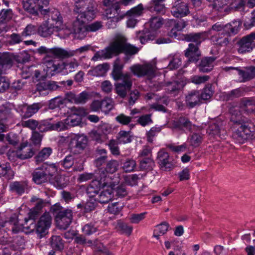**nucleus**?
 Instances as JSON below:
<instances>
[{
    "label": "nucleus",
    "mask_w": 255,
    "mask_h": 255,
    "mask_svg": "<svg viewBox=\"0 0 255 255\" xmlns=\"http://www.w3.org/2000/svg\"><path fill=\"white\" fill-rule=\"evenodd\" d=\"M127 41V38L123 35H116L108 46L96 52L92 60L96 61L99 59H110L114 56L124 53L126 55L125 59L128 61L129 58V56L136 54L139 49L135 46L128 43Z\"/></svg>",
    "instance_id": "nucleus-1"
},
{
    "label": "nucleus",
    "mask_w": 255,
    "mask_h": 255,
    "mask_svg": "<svg viewBox=\"0 0 255 255\" xmlns=\"http://www.w3.org/2000/svg\"><path fill=\"white\" fill-rule=\"evenodd\" d=\"M40 213L31 209L28 214V218H25L24 226L23 227L29 230V232L35 231L40 236L45 234L47 230L50 228L52 222V217L48 212H45L39 219L36 224L34 221L39 217Z\"/></svg>",
    "instance_id": "nucleus-2"
},
{
    "label": "nucleus",
    "mask_w": 255,
    "mask_h": 255,
    "mask_svg": "<svg viewBox=\"0 0 255 255\" xmlns=\"http://www.w3.org/2000/svg\"><path fill=\"white\" fill-rule=\"evenodd\" d=\"M236 124L239 127L233 136L239 143H243L248 139L255 137V125L251 120L241 118Z\"/></svg>",
    "instance_id": "nucleus-3"
},
{
    "label": "nucleus",
    "mask_w": 255,
    "mask_h": 255,
    "mask_svg": "<svg viewBox=\"0 0 255 255\" xmlns=\"http://www.w3.org/2000/svg\"><path fill=\"white\" fill-rule=\"evenodd\" d=\"M50 0H22V6L27 12L37 15L39 11L41 14L48 13V10L44 9L49 4Z\"/></svg>",
    "instance_id": "nucleus-4"
},
{
    "label": "nucleus",
    "mask_w": 255,
    "mask_h": 255,
    "mask_svg": "<svg viewBox=\"0 0 255 255\" xmlns=\"http://www.w3.org/2000/svg\"><path fill=\"white\" fill-rule=\"evenodd\" d=\"M42 64L46 76H52L61 72V63H56L51 56H45L42 59Z\"/></svg>",
    "instance_id": "nucleus-5"
},
{
    "label": "nucleus",
    "mask_w": 255,
    "mask_h": 255,
    "mask_svg": "<svg viewBox=\"0 0 255 255\" xmlns=\"http://www.w3.org/2000/svg\"><path fill=\"white\" fill-rule=\"evenodd\" d=\"M73 219L72 211L66 209L58 212L55 216V222L57 226L61 229H66L72 222Z\"/></svg>",
    "instance_id": "nucleus-6"
},
{
    "label": "nucleus",
    "mask_w": 255,
    "mask_h": 255,
    "mask_svg": "<svg viewBox=\"0 0 255 255\" xmlns=\"http://www.w3.org/2000/svg\"><path fill=\"white\" fill-rule=\"evenodd\" d=\"M239 47L238 51L240 53H245L253 50L255 47V32L243 37L237 42Z\"/></svg>",
    "instance_id": "nucleus-7"
},
{
    "label": "nucleus",
    "mask_w": 255,
    "mask_h": 255,
    "mask_svg": "<svg viewBox=\"0 0 255 255\" xmlns=\"http://www.w3.org/2000/svg\"><path fill=\"white\" fill-rule=\"evenodd\" d=\"M130 70L134 75L138 77L147 76L152 77L154 75L155 67L151 64H145L143 65H134L131 66Z\"/></svg>",
    "instance_id": "nucleus-8"
},
{
    "label": "nucleus",
    "mask_w": 255,
    "mask_h": 255,
    "mask_svg": "<svg viewBox=\"0 0 255 255\" xmlns=\"http://www.w3.org/2000/svg\"><path fill=\"white\" fill-rule=\"evenodd\" d=\"M119 80H121V82L116 84L115 90L118 96L124 98L126 97L127 92L131 89L132 87L131 77V76H123V78Z\"/></svg>",
    "instance_id": "nucleus-9"
},
{
    "label": "nucleus",
    "mask_w": 255,
    "mask_h": 255,
    "mask_svg": "<svg viewBox=\"0 0 255 255\" xmlns=\"http://www.w3.org/2000/svg\"><path fill=\"white\" fill-rule=\"evenodd\" d=\"M4 227H6L8 230L11 231L13 234H17L22 231V225L18 223L15 215L11 216L6 221H4L2 217H0V229Z\"/></svg>",
    "instance_id": "nucleus-10"
},
{
    "label": "nucleus",
    "mask_w": 255,
    "mask_h": 255,
    "mask_svg": "<svg viewBox=\"0 0 255 255\" xmlns=\"http://www.w3.org/2000/svg\"><path fill=\"white\" fill-rule=\"evenodd\" d=\"M171 9L172 15L175 17H182L189 13L188 4L182 0H174Z\"/></svg>",
    "instance_id": "nucleus-11"
},
{
    "label": "nucleus",
    "mask_w": 255,
    "mask_h": 255,
    "mask_svg": "<svg viewBox=\"0 0 255 255\" xmlns=\"http://www.w3.org/2000/svg\"><path fill=\"white\" fill-rule=\"evenodd\" d=\"M83 161L79 157H76L74 154L67 155L64 159L61 161V165L66 169H69L74 166V169L76 170L81 171L83 169Z\"/></svg>",
    "instance_id": "nucleus-12"
},
{
    "label": "nucleus",
    "mask_w": 255,
    "mask_h": 255,
    "mask_svg": "<svg viewBox=\"0 0 255 255\" xmlns=\"http://www.w3.org/2000/svg\"><path fill=\"white\" fill-rule=\"evenodd\" d=\"M157 160L160 169L162 170L170 171L173 167V164L170 160L168 153L164 149L158 151Z\"/></svg>",
    "instance_id": "nucleus-13"
},
{
    "label": "nucleus",
    "mask_w": 255,
    "mask_h": 255,
    "mask_svg": "<svg viewBox=\"0 0 255 255\" xmlns=\"http://www.w3.org/2000/svg\"><path fill=\"white\" fill-rule=\"evenodd\" d=\"M84 22L80 21V17H77L73 24V34L74 37L79 39L85 38L89 31Z\"/></svg>",
    "instance_id": "nucleus-14"
},
{
    "label": "nucleus",
    "mask_w": 255,
    "mask_h": 255,
    "mask_svg": "<svg viewBox=\"0 0 255 255\" xmlns=\"http://www.w3.org/2000/svg\"><path fill=\"white\" fill-rule=\"evenodd\" d=\"M38 52L40 54H46L45 56H52L54 57L63 59V56L67 55L68 53L61 48L55 47L52 48H47L44 46H41L37 49Z\"/></svg>",
    "instance_id": "nucleus-15"
},
{
    "label": "nucleus",
    "mask_w": 255,
    "mask_h": 255,
    "mask_svg": "<svg viewBox=\"0 0 255 255\" xmlns=\"http://www.w3.org/2000/svg\"><path fill=\"white\" fill-rule=\"evenodd\" d=\"M240 110L247 115L255 114V100L253 98H244L239 103Z\"/></svg>",
    "instance_id": "nucleus-16"
},
{
    "label": "nucleus",
    "mask_w": 255,
    "mask_h": 255,
    "mask_svg": "<svg viewBox=\"0 0 255 255\" xmlns=\"http://www.w3.org/2000/svg\"><path fill=\"white\" fill-rule=\"evenodd\" d=\"M42 105L41 103H34L30 105H23L21 107L22 119H25L32 117L41 108Z\"/></svg>",
    "instance_id": "nucleus-17"
},
{
    "label": "nucleus",
    "mask_w": 255,
    "mask_h": 255,
    "mask_svg": "<svg viewBox=\"0 0 255 255\" xmlns=\"http://www.w3.org/2000/svg\"><path fill=\"white\" fill-rule=\"evenodd\" d=\"M60 30L59 25H53L49 24L47 21L41 24L38 28V33L41 36L46 37L53 33L54 32H58Z\"/></svg>",
    "instance_id": "nucleus-18"
},
{
    "label": "nucleus",
    "mask_w": 255,
    "mask_h": 255,
    "mask_svg": "<svg viewBox=\"0 0 255 255\" xmlns=\"http://www.w3.org/2000/svg\"><path fill=\"white\" fill-rule=\"evenodd\" d=\"M201 102L200 92L198 90L189 92L186 96V104L190 108L200 105Z\"/></svg>",
    "instance_id": "nucleus-19"
},
{
    "label": "nucleus",
    "mask_w": 255,
    "mask_h": 255,
    "mask_svg": "<svg viewBox=\"0 0 255 255\" xmlns=\"http://www.w3.org/2000/svg\"><path fill=\"white\" fill-rule=\"evenodd\" d=\"M185 56L188 58L190 62L197 61L201 56L199 46L194 45L193 43H190L188 48L185 51Z\"/></svg>",
    "instance_id": "nucleus-20"
},
{
    "label": "nucleus",
    "mask_w": 255,
    "mask_h": 255,
    "mask_svg": "<svg viewBox=\"0 0 255 255\" xmlns=\"http://www.w3.org/2000/svg\"><path fill=\"white\" fill-rule=\"evenodd\" d=\"M34 154V152L28 142L26 141L21 144L16 152V156L21 159L30 158Z\"/></svg>",
    "instance_id": "nucleus-21"
},
{
    "label": "nucleus",
    "mask_w": 255,
    "mask_h": 255,
    "mask_svg": "<svg viewBox=\"0 0 255 255\" xmlns=\"http://www.w3.org/2000/svg\"><path fill=\"white\" fill-rule=\"evenodd\" d=\"M72 140L75 142L74 153H80L87 145L88 139L84 135H75L72 137Z\"/></svg>",
    "instance_id": "nucleus-22"
},
{
    "label": "nucleus",
    "mask_w": 255,
    "mask_h": 255,
    "mask_svg": "<svg viewBox=\"0 0 255 255\" xmlns=\"http://www.w3.org/2000/svg\"><path fill=\"white\" fill-rule=\"evenodd\" d=\"M102 179V178L101 179L100 181L98 180H93L88 186L86 191L89 197H95L99 193L101 187L106 184V183L105 181L102 183L101 181ZM104 181H105V180Z\"/></svg>",
    "instance_id": "nucleus-23"
},
{
    "label": "nucleus",
    "mask_w": 255,
    "mask_h": 255,
    "mask_svg": "<svg viewBox=\"0 0 255 255\" xmlns=\"http://www.w3.org/2000/svg\"><path fill=\"white\" fill-rule=\"evenodd\" d=\"M96 14V8L93 4L92 5L89 4L86 7V10L79 13L77 17H80V21L86 23L87 21H91L95 17Z\"/></svg>",
    "instance_id": "nucleus-24"
},
{
    "label": "nucleus",
    "mask_w": 255,
    "mask_h": 255,
    "mask_svg": "<svg viewBox=\"0 0 255 255\" xmlns=\"http://www.w3.org/2000/svg\"><path fill=\"white\" fill-rule=\"evenodd\" d=\"M236 69L238 71V74L242 78V82L248 81L255 78V66L246 67L244 70Z\"/></svg>",
    "instance_id": "nucleus-25"
},
{
    "label": "nucleus",
    "mask_w": 255,
    "mask_h": 255,
    "mask_svg": "<svg viewBox=\"0 0 255 255\" xmlns=\"http://www.w3.org/2000/svg\"><path fill=\"white\" fill-rule=\"evenodd\" d=\"M194 126L188 118L184 117H180L177 121H174L173 123V128L178 129H182L185 128L191 131Z\"/></svg>",
    "instance_id": "nucleus-26"
},
{
    "label": "nucleus",
    "mask_w": 255,
    "mask_h": 255,
    "mask_svg": "<svg viewBox=\"0 0 255 255\" xmlns=\"http://www.w3.org/2000/svg\"><path fill=\"white\" fill-rule=\"evenodd\" d=\"M215 60V58L213 57H207L202 59L199 65V71L203 73L211 71L213 68Z\"/></svg>",
    "instance_id": "nucleus-27"
},
{
    "label": "nucleus",
    "mask_w": 255,
    "mask_h": 255,
    "mask_svg": "<svg viewBox=\"0 0 255 255\" xmlns=\"http://www.w3.org/2000/svg\"><path fill=\"white\" fill-rule=\"evenodd\" d=\"M105 15L107 18L116 19H122L124 17L120 14L119 4L117 2L114 3L112 6L106 10Z\"/></svg>",
    "instance_id": "nucleus-28"
},
{
    "label": "nucleus",
    "mask_w": 255,
    "mask_h": 255,
    "mask_svg": "<svg viewBox=\"0 0 255 255\" xmlns=\"http://www.w3.org/2000/svg\"><path fill=\"white\" fill-rule=\"evenodd\" d=\"M124 67V64L121 62L119 58H117L114 62V67L112 71V75L115 80H118L120 78L126 76H130L129 74H123L122 70Z\"/></svg>",
    "instance_id": "nucleus-29"
},
{
    "label": "nucleus",
    "mask_w": 255,
    "mask_h": 255,
    "mask_svg": "<svg viewBox=\"0 0 255 255\" xmlns=\"http://www.w3.org/2000/svg\"><path fill=\"white\" fill-rule=\"evenodd\" d=\"M184 39L188 42H195L194 45L199 46L201 43L205 39V34L204 32L191 33L184 35Z\"/></svg>",
    "instance_id": "nucleus-30"
},
{
    "label": "nucleus",
    "mask_w": 255,
    "mask_h": 255,
    "mask_svg": "<svg viewBox=\"0 0 255 255\" xmlns=\"http://www.w3.org/2000/svg\"><path fill=\"white\" fill-rule=\"evenodd\" d=\"M27 188V183L26 181H14L9 184L10 191L18 195H21L24 193Z\"/></svg>",
    "instance_id": "nucleus-31"
},
{
    "label": "nucleus",
    "mask_w": 255,
    "mask_h": 255,
    "mask_svg": "<svg viewBox=\"0 0 255 255\" xmlns=\"http://www.w3.org/2000/svg\"><path fill=\"white\" fill-rule=\"evenodd\" d=\"M32 180L37 184H40L46 182L48 178L46 176V173L44 172L43 168H41V167L36 168L32 173Z\"/></svg>",
    "instance_id": "nucleus-32"
},
{
    "label": "nucleus",
    "mask_w": 255,
    "mask_h": 255,
    "mask_svg": "<svg viewBox=\"0 0 255 255\" xmlns=\"http://www.w3.org/2000/svg\"><path fill=\"white\" fill-rule=\"evenodd\" d=\"M113 190L108 187L103 190L98 195L96 200L102 204H106L110 201L113 198Z\"/></svg>",
    "instance_id": "nucleus-33"
},
{
    "label": "nucleus",
    "mask_w": 255,
    "mask_h": 255,
    "mask_svg": "<svg viewBox=\"0 0 255 255\" xmlns=\"http://www.w3.org/2000/svg\"><path fill=\"white\" fill-rule=\"evenodd\" d=\"M137 36L142 44H145L149 41H152L156 36V33L154 31H150L148 29H145L139 31Z\"/></svg>",
    "instance_id": "nucleus-34"
},
{
    "label": "nucleus",
    "mask_w": 255,
    "mask_h": 255,
    "mask_svg": "<svg viewBox=\"0 0 255 255\" xmlns=\"http://www.w3.org/2000/svg\"><path fill=\"white\" fill-rule=\"evenodd\" d=\"M203 135L200 133L193 132L187 138V142L193 147H198L202 142Z\"/></svg>",
    "instance_id": "nucleus-35"
},
{
    "label": "nucleus",
    "mask_w": 255,
    "mask_h": 255,
    "mask_svg": "<svg viewBox=\"0 0 255 255\" xmlns=\"http://www.w3.org/2000/svg\"><path fill=\"white\" fill-rule=\"evenodd\" d=\"M48 10L47 14L51 17V20L55 22L56 25H59L60 30L63 28V25L62 24V18L59 11L55 8L49 9H47ZM47 15V14H46Z\"/></svg>",
    "instance_id": "nucleus-36"
},
{
    "label": "nucleus",
    "mask_w": 255,
    "mask_h": 255,
    "mask_svg": "<svg viewBox=\"0 0 255 255\" xmlns=\"http://www.w3.org/2000/svg\"><path fill=\"white\" fill-rule=\"evenodd\" d=\"M52 152V149L50 147L43 148L35 156V162L37 164L47 159Z\"/></svg>",
    "instance_id": "nucleus-37"
},
{
    "label": "nucleus",
    "mask_w": 255,
    "mask_h": 255,
    "mask_svg": "<svg viewBox=\"0 0 255 255\" xmlns=\"http://www.w3.org/2000/svg\"><path fill=\"white\" fill-rule=\"evenodd\" d=\"M148 23L151 30L155 32L163 24L164 19L159 16H153L149 19Z\"/></svg>",
    "instance_id": "nucleus-38"
},
{
    "label": "nucleus",
    "mask_w": 255,
    "mask_h": 255,
    "mask_svg": "<svg viewBox=\"0 0 255 255\" xmlns=\"http://www.w3.org/2000/svg\"><path fill=\"white\" fill-rule=\"evenodd\" d=\"M239 22H233V23H228L223 27V31L222 34L224 35L226 34L227 36L231 34H236L238 31Z\"/></svg>",
    "instance_id": "nucleus-39"
},
{
    "label": "nucleus",
    "mask_w": 255,
    "mask_h": 255,
    "mask_svg": "<svg viewBox=\"0 0 255 255\" xmlns=\"http://www.w3.org/2000/svg\"><path fill=\"white\" fill-rule=\"evenodd\" d=\"M207 132L210 134L217 135L222 138V136L224 137V134L226 133V131L223 128H221L218 124L214 123L209 126L207 129Z\"/></svg>",
    "instance_id": "nucleus-40"
},
{
    "label": "nucleus",
    "mask_w": 255,
    "mask_h": 255,
    "mask_svg": "<svg viewBox=\"0 0 255 255\" xmlns=\"http://www.w3.org/2000/svg\"><path fill=\"white\" fill-rule=\"evenodd\" d=\"M114 101L112 98H105L101 101V111L107 114L114 108Z\"/></svg>",
    "instance_id": "nucleus-41"
},
{
    "label": "nucleus",
    "mask_w": 255,
    "mask_h": 255,
    "mask_svg": "<svg viewBox=\"0 0 255 255\" xmlns=\"http://www.w3.org/2000/svg\"><path fill=\"white\" fill-rule=\"evenodd\" d=\"M50 245L55 250L61 251L64 248L62 240L59 236H52L50 239Z\"/></svg>",
    "instance_id": "nucleus-42"
},
{
    "label": "nucleus",
    "mask_w": 255,
    "mask_h": 255,
    "mask_svg": "<svg viewBox=\"0 0 255 255\" xmlns=\"http://www.w3.org/2000/svg\"><path fill=\"white\" fill-rule=\"evenodd\" d=\"M169 225L166 222L157 225L154 230L153 236L157 239L159 237L164 235L168 231Z\"/></svg>",
    "instance_id": "nucleus-43"
},
{
    "label": "nucleus",
    "mask_w": 255,
    "mask_h": 255,
    "mask_svg": "<svg viewBox=\"0 0 255 255\" xmlns=\"http://www.w3.org/2000/svg\"><path fill=\"white\" fill-rule=\"evenodd\" d=\"M117 139L119 144H126L131 141V137L129 131L121 130L118 134Z\"/></svg>",
    "instance_id": "nucleus-44"
},
{
    "label": "nucleus",
    "mask_w": 255,
    "mask_h": 255,
    "mask_svg": "<svg viewBox=\"0 0 255 255\" xmlns=\"http://www.w3.org/2000/svg\"><path fill=\"white\" fill-rule=\"evenodd\" d=\"M171 22H174V26L171 30L170 35L175 37H176L177 36V31L182 30L187 25V22L182 20H179L177 22L174 20H172Z\"/></svg>",
    "instance_id": "nucleus-45"
},
{
    "label": "nucleus",
    "mask_w": 255,
    "mask_h": 255,
    "mask_svg": "<svg viewBox=\"0 0 255 255\" xmlns=\"http://www.w3.org/2000/svg\"><path fill=\"white\" fill-rule=\"evenodd\" d=\"M214 89L211 84L206 85L200 93L201 100H208L211 99L214 94Z\"/></svg>",
    "instance_id": "nucleus-46"
},
{
    "label": "nucleus",
    "mask_w": 255,
    "mask_h": 255,
    "mask_svg": "<svg viewBox=\"0 0 255 255\" xmlns=\"http://www.w3.org/2000/svg\"><path fill=\"white\" fill-rule=\"evenodd\" d=\"M81 117L77 114H73L65 119L66 124L68 127H75L79 125L81 123Z\"/></svg>",
    "instance_id": "nucleus-47"
},
{
    "label": "nucleus",
    "mask_w": 255,
    "mask_h": 255,
    "mask_svg": "<svg viewBox=\"0 0 255 255\" xmlns=\"http://www.w3.org/2000/svg\"><path fill=\"white\" fill-rule=\"evenodd\" d=\"M75 1L74 12L76 13H82V10L88 4L92 5L93 1L92 0H76Z\"/></svg>",
    "instance_id": "nucleus-48"
},
{
    "label": "nucleus",
    "mask_w": 255,
    "mask_h": 255,
    "mask_svg": "<svg viewBox=\"0 0 255 255\" xmlns=\"http://www.w3.org/2000/svg\"><path fill=\"white\" fill-rule=\"evenodd\" d=\"M65 100L64 97H57L50 101L49 108L51 109H54L66 105Z\"/></svg>",
    "instance_id": "nucleus-49"
},
{
    "label": "nucleus",
    "mask_w": 255,
    "mask_h": 255,
    "mask_svg": "<svg viewBox=\"0 0 255 255\" xmlns=\"http://www.w3.org/2000/svg\"><path fill=\"white\" fill-rule=\"evenodd\" d=\"M154 165V162L151 157L143 158L140 162V168L143 170H150Z\"/></svg>",
    "instance_id": "nucleus-50"
},
{
    "label": "nucleus",
    "mask_w": 255,
    "mask_h": 255,
    "mask_svg": "<svg viewBox=\"0 0 255 255\" xmlns=\"http://www.w3.org/2000/svg\"><path fill=\"white\" fill-rule=\"evenodd\" d=\"M79 66V63L76 59H73L69 62L61 63V72L63 70H68L70 72L75 71Z\"/></svg>",
    "instance_id": "nucleus-51"
},
{
    "label": "nucleus",
    "mask_w": 255,
    "mask_h": 255,
    "mask_svg": "<svg viewBox=\"0 0 255 255\" xmlns=\"http://www.w3.org/2000/svg\"><path fill=\"white\" fill-rule=\"evenodd\" d=\"M136 162L132 159H127L123 163V169L126 172L134 171L136 167Z\"/></svg>",
    "instance_id": "nucleus-52"
},
{
    "label": "nucleus",
    "mask_w": 255,
    "mask_h": 255,
    "mask_svg": "<svg viewBox=\"0 0 255 255\" xmlns=\"http://www.w3.org/2000/svg\"><path fill=\"white\" fill-rule=\"evenodd\" d=\"M117 229L122 234L129 236L132 231V227L123 222H119L117 225Z\"/></svg>",
    "instance_id": "nucleus-53"
},
{
    "label": "nucleus",
    "mask_w": 255,
    "mask_h": 255,
    "mask_svg": "<svg viewBox=\"0 0 255 255\" xmlns=\"http://www.w3.org/2000/svg\"><path fill=\"white\" fill-rule=\"evenodd\" d=\"M90 45H84L83 46L80 47L79 48L76 49L75 50L73 51H67L66 50V52L68 53V54L66 56H63V58H68L70 57L73 56L75 55L76 54H82L83 53H85L88 50H89L90 48Z\"/></svg>",
    "instance_id": "nucleus-54"
},
{
    "label": "nucleus",
    "mask_w": 255,
    "mask_h": 255,
    "mask_svg": "<svg viewBox=\"0 0 255 255\" xmlns=\"http://www.w3.org/2000/svg\"><path fill=\"white\" fill-rule=\"evenodd\" d=\"M43 168L44 172L46 173V176L48 178L49 176H52L56 173L57 168L55 164H43L41 166Z\"/></svg>",
    "instance_id": "nucleus-55"
},
{
    "label": "nucleus",
    "mask_w": 255,
    "mask_h": 255,
    "mask_svg": "<svg viewBox=\"0 0 255 255\" xmlns=\"http://www.w3.org/2000/svg\"><path fill=\"white\" fill-rule=\"evenodd\" d=\"M151 117V114L142 115L138 118L137 123L142 127L149 125L153 123Z\"/></svg>",
    "instance_id": "nucleus-56"
},
{
    "label": "nucleus",
    "mask_w": 255,
    "mask_h": 255,
    "mask_svg": "<svg viewBox=\"0 0 255 255\" xmlns=\"http://www.w3.org/2000/svg\"><path fill=\"white\" fill-rule=\"evenodd\" d=\"M161 129L162 127L155 126L152 127L146 133L147 141L152 142L153 137L156 136L161 131Z\"/></svg>",
    "instance_id": "nucleus-57"
},
{
    "label": "nucleus",
    "mask_w": 255,
    "mask_h": 255,
    "mask_svg": "<svg viewBox=\"0 0 255 255\" xmlns=\"http://www.w3.org/2000/svg\"><path fill=\"white\" fill-rule=\"evenodd\" d=\"M21 125L23 128H30L31 130H35L38 126V121L30 119L27 120H22Z\"/></svg>",
    "instance_id": "nucleus-58"
},
{
    "label": "nucleus",
    "mask_w": 255,
    "mask_h": 255,
    "mask_svg": "<svg viewBox=\"0 0 255 255\" xmlns=\"http://www.w3.org/2000/svg\"><path fill=\"white\" fill-rule=\"evenodd\" d=\"M10 172H12V171L9 166L0 163V177H5L6 179H9L11 178L10 176H13V173L9 175Z\"/></svg>",
    "instance_id": "nucleus-59"
},
{
    "label": "nucleus",
    "mask_w": 255,
    "mask_h": 255,
    "mask_svg": "<svg viewBox=\"0 0 255 255\" xmlns=\"http://www.w3.org/2000/svg\"><path fill=\"white\" fill-rule=\"evenodd\" d=\"M146 214V212L139 214H131L129 217L128 220L131 223L137 224L145 219Z\"/></svg>",
    "instance_id": "nucleus-60"
},
{
    "label": "nucleus",
    "mask_w": 255,
    "mask_h": 255,
    "mask_svg": "<svg viewBox=\"0 0 255 255\" xmlns=\"http://www.w3.org/2000/svg\"><path fill=\"white\" fill-rule=\"evenodd\" d=\"M181 65V58L179 55H174L172 60L170 61L168 67L171 69H176Z\"/></svg>",
    "instance_id": "nucleus-61"
},
{
    "label": "nucleus",
    "mask_w": 255,
    "mask_h": 255,
    "mask_svg": "<svg viewBox=\"0 0 255 255\" xmlns=\"http://www.w3.org/2000/svg\"><path fill=\"white\" fill-rule=\"evenodd\" d=\"M210 78V76L208 75H195L191 77L190 80L192 83L196 85H199L205 83L206 82L208 81Z\"/></svg>",
    "instance_id": "nucleus-62"
},
{
    "label": "nucleus",
    "mask_w": 255,
    "mask_h": 255,
    "mask_svg": "<svg viewBox=\"0 0 255 255\" xmlns=\"http://www.w3.org/2000/svg\"><path fill=\"white\" fill-rule=\"evenodd\" d=\"M118 166L119 163L118 161L112 160L107 163L105 170L108 173H113L118 170Z\"/></svg>",
    "instance_id": "nucleus-63"
},
{
    "label": "nucleus",
    "mask_w": 255,
    "mask_h": 255,
    "mask_svg": "<svg viewBox=\"0 0 255 255\" xmlns=\"http://www.w3.org/2000/svg\"><path fill=\"white\" fill-rule=\"evenodd\" d=\"M115 119L118 123L122 125L127 126L131 122L132 117L126 116L124 114H121L117 116Z\"/></svg>",
    "instance_id": "nucleus-64"
}]
</instances>
